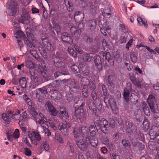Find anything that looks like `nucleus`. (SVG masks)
Listing matches in <instances>:
<instances>
[{
    "mask_svg": "<svg viewBox=\"0 0 159 159\" xmlns=\"http://www.w3.org/2000/svg\"><path fill=\"white\" fill-rule=\"evenodd\" d=\"M94 122L97 130L100 129L105 134L107 133L108 131V122L106 119L102 118L100 119V117L98 115H96L94 117Z\"/></svg>",
    "mask_w": 159,
    "mask_h": 159,
    "instance_id": "nucleus-1",
    "label": "nucleus"
},
{
    "mask_svg": "<svg viewBox=\"0 0 159 159\" xmlns=\"http://www.w3.org/2000/svg\"><path fill=\"white\" fill-rule=\"evenodd\" d=\"M86 104L88 106L89 109L95 114L97 112V110L100 111L102 109V105L100 99H98L97 102H94L90 99H87Z\"/></svg>",
    "mask_w": 159,
    "mask_h": 159,
    "instance_id": "nucleus-2",
    "label": "nucleus"
},
{
    "mask_svg": "<svg viewBox=\"0 0 159 159\" xmlns=\"http://www.w3.org/2000/svg\"><path fill=\"white\" fill-rule=\"evenodd\" d=\"M31 81V87L33 89L35 88L39 84L38 82L39 75L40 73L42 74L41 71L40 69H31L30 70Z\"/></svg>",
    "mask_w": 159,
    "mask_h": 159,
    "instance_id": "nucleus-3",
    "label": "nucleus"
},
{
    "mask_svg": "<svg viewBox=\"0 0 159 159\" xmlns=\"http://www.w3.org/2000/svg\"><path fill=\"white\" fill-rule=\"evenodd\" d=\"M71 126L70 123L67 121H65L64 122H60L58 126V129L61 131L64 135L68 134L69 129Z\"/></svg>",
    "mask_w": 159,
    "mask_h": 159,
    "instance_id": "nucleus-4",
    "label": "nucleus"
},
{
    "mask_svg": "<svg viewBox=\"0 0 159 159\" xmlns=\"http://www.w3.org/2000/svg\"><path fill=\"white\" fill-rule=\"evenodd\" d=\"M17 3L15 0H11L6 4L7 8L8 9L10 13L12 15L15 14L17 12Z\"/></svg>",
    "mask_w": 159,
    "mask_h": 159,
    "instance_id": "nucleus-5",
    "label": "nucleus"
},
{
    "mask_svg": "<svg viewBox=\"0 0 159 159\" xmlns=\"http://www.w3.org/2000/svg\"><path fill=\"white\" fill-rule=\"evenodd\" d=\"M132 90L131 84L130 83L127 84L126 87L124 89L123 96L126 102L128 103L129 101L130 92Z\"/></svg>",
    "mask_w": 159,
    "mask_h": 159,
    "instance_id": "nucleus-6",
    "label": "nucleus"
},
{
    "mask_svg": "<svg viewBox=\"0 0 159 159\" xmlns=\"http://www.w3.org/2000/svg\"><path fill=\"white\" fill-rule=\"evenodd\" d=\"M147 102L151 111L153 113L155 112L156 100L155 97L153 95H149L147 99Z\"/></svg>",
    "mask_w": 159,
    "mask_h": 159,
    "instance_id": "nucleus-7",
    "label": "nucleus"
},
{
    "mask_svg": "<svg viewBox=\"0 0 159 159\" xmlns=\"http://www.w3.org/2000/svg\"><path fill=\"white\" fill-rule=\"evenodd\" d=\"M52 60L56 67L58 68H64L65 67V63L62 61V60L58 57L57 54L53 55Z\"/></svg>",
    "mask_w": 159,
    "mask_h": 159,
    "instance_id": "nucleus-8",
    "label": "nucleus"
},
{
    "mask_svg": "<svg viewBox=\"0 0 159 159\" xmlns=\"http://www.w3.org/2000/svg\"><path fill=\"white\" fill-rule=\"evenodd\" d=\"M41 39L43 46L42 47L44 48L45 50L47 49L49 51H53L55 48L54 46L51 44L46 38L42 39Z\"/></svg>",
    "mask_w": 159,
    "mask_h": 159,
    "instance_id": "nucleus-9",
    "label": "nucleus"
},
{
    "mask_svg": "<svg viewBox=\"0 0 159 159\" xmlns=\"http://www.w3.org/2000/svg\"><path fill=\"white\" fill-rule=\"evenodd\" d=\"M108 88L110 91H112L115 88V84L114 76L112 75H109L106 80Z\"/></svg>",
    "mask_w": 159,
    "mask_h": 159,
    "instance_id": "nucleus-10",
    "label": "nucleus"
},
{
    "mask_svg": "<svg viewBox=\"0 0 159 159\" xmlns=\"http://www.w3.org/2000/svg\"><path fill=\"white\" fill-rule=\"evenodd\" d=\"M79 86L77 81L74 79L71 80L70 82V86L69 87V91L73 93H76L78 91Z\"/></svg>",
    "mask_w": 159,
    "mask_h": 159,
    "instance_id": "nucleus-11",
    "label": "nucleus"
},
{
    "mask_svg": "<svg viewBox=\"0 0 159 159\" xmlns=\"http://www.w3.org/2000/svg\"><path fill=\"white\" fill-rule=\"evenodd\" d=\"M61 37L63 42H65L68 44H71L73 43V39L70 35L67 33H63L61 35Z\"/></svg>",
    "mask_w": 159,
    "mask_h": 159,
    "instance_id": "nucleus-12",
    "label": "nucleus"
},
{
    "mask_svg": "<svg viewBox=\"0 0 159 159\" xmlns=\"http://www.w3.org/2000/svg\"><path fill=\"white\" fill-rule=\"evenodd\" d=\"M87 144L88 142L84 139V138L82 139L79 140L76 142V144L78 147L82 151H85L87 148Z\"/></svg>",
    "mask_w": 159,
    "mask_h": 159,
    "instance_id": "nucleus-13",
    "label": "nucleus"
},
{
    "mask_svg": "<svg viewBox=\"0 0 159 159\" xmlns=\"http://www.w3.org/2000/svg\"><path fill=\"white\" fill-rule=\"evenodd\" d=\"M127 130L128 132L132 133L134 134L137 133V129L135 125L132 122L128 121L126 122Z\"/></svg>",
    "mask_w": 159,
    "mask_h": 159,
    "instance_id": "nucleus-14",
    "label": "nucleus"
},
{
    "mask_svg": "<svg viewBox=\"0 0 159 159\" xmlns=\"http://www.w3.org/2000/svg\"><path fill=\"white\" fill-rule=\"evenodd\" d=\"M103 58L109 63V66H112L114 64L113 60L111 58V53L109 52H103L102 53Z\"/></svg>",
    "mask_w": 159,
    "mask_h": 159,
    "instance_id": "nucleus-15",
    "label": "nucleus"
},
{
    "mask_svg": "<svg viewBox=\"0 0 159 159\" xmlns=\"http://www.w3.org/2000/svg\"><path fill=\"white\" fill-rule=\"evenodd\" d=\"M84 16L81 11H75L74 15V18L76 22L79 23L83 20Z\"/></svg>",
    "mask_w": 159,
    "mask_h": 159,
    "instance_id": "nucleus-16",
    "label": "nucleus"
},
{
    "mask_svg": "<svg viewBox=\"0 0 159 159\" xmlns=\"http://www.w3.org/2000/svg\"><path fill=\"white\" fill-rule=\"evenodd\" d=\"M46 106L49 110L50 113L52 116H56L58 113V111L54 107L51 103L48 101L46 102Z\"/></svg>",
    "mask_w": 159,
    "mask_h": 159,
    "instance_id": "nucleus-17",
    "label": "nucleus"
},
{
    "mask_svg": "<svg viewBox=\"0 0 159 159\" xmlns=\"http://www.w3.org/2000/svg\"><path fill=\"white\" fill-rule=\"evenodd\" d=\"M50 93L51 94V98L57 100H60L62 97L61 93L57 90H51Z\"/></svg>",
    "mask_w": 159,
    "mask_h": 159,
    "instance_id": "nucleus-18",
    "label": "nucleus"
},
{
    "mask_svg": "<svg viewBox=\"0 0 159 159\" xmlns=\"http://www.w3.org/2000/svg\"><path fill=\"white\" fill-rule=\"evenodd\" d=\"M70 71L79 77L81 76V73L79 67L75 64L73 65L70 66Z\"/></svg>",
    "mask_w": 159,
    "mask_h": 159,
    "instance_id": "nucleus-19",
    "label": "nucleus"
},
{
    "mask_svg": "<svg viewBox=\"0 0 159 159\" xmlns=\"http://www.w3.org/2000/svg\"><path fill=\"white\" fill-rule=\"evenodd\" d=\"M133 92H134L136 93V94L134 93H131L129 97V101L131 102H136L135 103L136 104L137 102L139 99V92L138 90L137 92L133 90Z\"/></svg>",
    "mask_w": 159,
    "mask_h": 159,
    "instance_id": "nucleus-20",
    "label": "nucleus"
},
{
    "mask_svg": "<svg viewBox=\"0 0 159 159\" xmlns=\"http://www.w3.org/2000/svg\"><path fill=\"white\" fill-rule=\"evenodd\" d=\"M49 30L52 33L55 34L54 30H55L58 33L60 32L61 30V28L59 25L57 23L53 24V27L51 24H50L49 26Z\"/></svg>",
    "mask_w": 159,
    "mask_h": 159,
    "instance_id": "nucleus-21",
    "label": "nucleus"
},
{
    "mask_svg": "<svg viewBox=\"0 0 159 159\" xmlns=\"http://www.w3.org/2000/svg\"><path fill=\"white\" fill-rule=\"evenodd\" d=\"M30 16L28 12H24L22 14L21 17L19 19V22L24 24L26 23L27 21L29 20Z\"/></svg>",
    "mask_w": 159,
    "mask_h": 159,
    "instance_id": "nucleus-22",
    "label": "nucleus"
},
{
    "mask_svg": "<svg viewBox=\"0 0 159 159\" xmlns=\"http://www.w3.org/2000/svg\"><path fill=\"white\" fill-rule=\"evenodd\" d=\"M60 112L61 116V119L69 120V116L65 108L61 107L60 109Z\"/></svg>",
    "mask_w": 159,
    "mask_h": 159,
    "instance_id": "nucleus-23",
    "label": "nucleus"
},
{
    "mask_svg": "<svg viewBox=\"0 0 159 159\" xmlns=\"http://www.w3.org/2000/svg\"><path fill=\"white\" fill-rule=\"evenodd\" d=\"M141 107L143 109L145 114L148 116H149L150 114L149 108L145 101H143L141 103Z\"/></svg>",
    "mask_w": 159,
    "mask_h": 159,
    "instance_id": "nucleus-24",
    "label": "nucleus"
},
{
    "mask_svg": "<svg viewBox=\"0 0 159 159\" xmlns=\"http://www.w3.org/2000/svg\"><path fill=\"white\" fill-rule=\"evenodd\" d=\"M88 138H86V140L88 142V143H90L92 146L95 148L98 145V141L96 139H91L92 137L89 136Z\"/></svg>",
    "mask_w": 159,
    "mask_h": 159,
    "instance_id": "nucleus-25",
    "label": "nucleus"
},
{
    "mask_svg": "<svg viewBox=\"0 0 159 159\" xmlns=\"http://www.w3.org/2000/svg\"><path fill=\"white\" fill-rule=\"evenodd\" d=\"M80 131L82 136L84 138V137L86 139L88 138L89 136H90V134H89V129L87 127H81Z\"/></svg>",
    "mask_w": 159,
    "mask_h": 159,
    "instance_id": "nucleus-26",
    "label": "nucleus"
},
{
    "mask_svg": "<svg viewBox=\"0 0 159 159\" xmlns=\"http://www.w3.org/2000/svg\"><path fill=\"white\" fill-rule=\"evenodd\" d=\"M93 54L92 53H85L84 54L83 56V60L84 62L90 61L92 60Z\"/></svg>",
    "mask_w": 159,
    "mask_h": 159,
    "instance_id": "nucleus-27",
    "label": "nucleus"
},
{
    "mask_svg": "<svg viewBox=\"0 0 159 159\" xmlns=\"http://www.w3.org/2000/svg\"><path fill=\"white\" fill-rule=\"evenodd\" d=\"M70 91L66 92V98L67 101L69 102H71L73 100L74 96V94L71 92Z\"/></svg>",
    "mask_w": 159,
    "mask_h": 159,
    "instance_id": "nucleus-28",
    "label": "nucleus"
},
{
    "mask_svg": "<svg viewBox=\"0 0 159 159\" xmlns=\"http://www.w3.org/2000/svg\"><path fill=\"white\" fill-rule=\"evenodd\" d=\"M88 29L93 30L95 29L96 25V22L94 20H89L88 22Z\"/></svg>",
    "mask_w": 159,
    "mask_h": 159,
    "instance_id": "nucleus-29",
    "label": "nucleus"
},
{
    "mask_svg": "<svg viewBox=\"0 0 159 159\" xmlns=\"http://www.w3.org/2000/svg\"><path fill=\"white\" fill-rule=\"evenodd\" d=\"M83 27V23H79L78 26L76 27V30L74 31V35H77V36H78V35H80L81 33V31L80 29H82Z\"/></svg>",
    "mask_w": 159,
    "mask_h": 159,
    "instance_id": "nucleus-30",
    "label": "nucleus"
},
{
    "mask_svg": "<svg viewBox=\"0 0 159 159\" xmlns=\"http://www.w3.org/2000/svg\"><path fill=\"white\" fill-rule=\"evenodd\" d=\"M30 112L31 116L33 118L34 120L36 121H37V117L38 116V114L34 107H31L30 109Z\"/></svg>",
    "mask_w": 159,
    "mask_h": 159,
    "instance_id": "nucleus-31",
    "label": "nucleus"
},
{
    "mask_svg": "<svg viewBox=\"0 0 159 159\" xmlns=\"http://www.w3.org/2000/svg\"><path fill=\"white\" fill-rule=\"evenodd\" d=\"M80 67L81 68L80 71L81 72V73L84 76H86L89 74V71L87 66L86 65H84L83 66L82 65L81 67V66L80 65Z\"/></svg>",
    "mask_w": 159,
    "mask_h": 159,
    "instance_id": "nucleus-32",
    "label": "nucleus"
},
{
    "mask_svg": "<svg viewBox=\"0 0 159 159\" xmlns=\"http://www.w3.org/2000/svg\"><path fill=\"white\" fill-rule=\"evenodd\" d=\"M137 21L140 25H144V27L146 28L148 27V25L147 24V21L145 19H142L140 17H139L137 18Z\"/></svg>",
    "mask_w": 159,
    "mask_h": 159,
    "instance_id": "nucleus-33",
    "label": "nucleus"
},
{
    "mask_svg": "<svg viewBox=\"0 0 159 159\" xmlns=\"http://www.w3.org/2000/svg\"><path fill=\"white\" fill-rule=\"evenodd\" d=\"M33 41V39L32 41H31L30 40H29L26 38H25L24 39V42L26 45L30 48H32V47H35V45Z\"/></svg>",
    "mask_w": 159,
    "mask_h": 159,
    "instance_id": "nucleus-34",
    "label": "nucleus"
},
{
    "mask_svg": "<svg viewBox=\"0 0 159 159\" xmlns=\"http://www.w3.org/2000/svg\"><path fill=\"white\" fill-rule=\"evenodd\" d=\"M30 52L37 61H40L41 60L35 50H30Z\"/></svg>",
    "mask_w": 159,
    "mask_h": 159,
    "instance_id": "nucleus-35",
    "label": "nucleus"
},
{
    "mask_svg": "<svg viewBox=\"0 0 159 159\" xmlns=\"http://www.w3.org/2000/svg\"><path fill=\"white\" fill-rule=\"evenodd\" d=\"M2 118L4 121L5 123L8 124L11 121V118L7 115L6 113H3L2 115Z\"/></svg>",
    "mask_w": 159,
    "mask_h": 159,
    "instance_id": "nucleus-36",
    "label": "nucleus"
},
{
    "mask_svg": "<svg viewBox=\"0 0 159 159\" xmlns=\"http://www.w3.org/2000/svg\"><path fill=\"white\" fill-rule=\"evenodd\" d=\"M38 49L43 57L44 58H47L48 57V55L46 51L44 48L39 46L38 48Z\"/></svg>",
    "mask_w": 159,
    "mask_h": 159,
    "instance_id": "nucleus-37",
    "label": "nucleus"
},
{
    "mask_svg": "<svg viewBox=\"0 0 159 159\" xmlns=\"http://www.w3.org/2000/svg\"><path fill=\"white\" fill-rule=\"evenodd\" d=\"M65 4L67 10L70 12L74 10V7L72 3L68 1H65Z\"/></svg>",
    "mask_w": 159,
    "mask_h": 159,
    "instance_id": "nucleus-38",
    "label": "nucleus"
},
{
    "mask_svg": "<svg viewBox=\"0 0 159 159\" xmlns=\"http://www.w3.org/2000/svg\"><path fill=\"white\" fill-rule=\"evenodd\" d=\"M68 51L69 54L72 57L76 58L77 57V54L76 51L71 47H68Z\"/></svg>",
    "mask_w": 159,
    "mask_h": 159,
    "instance_id": "nucleus-39",
    "label": "nucleus"
},
{
    "mask_svg": "<svg viewBox=\"0 0 159 159\" xmlns=\"http://www.w3.org/2000/svg\"><path fill=\"white\" fill-rule=\"evenodd\" d=\"M130 56L132 62L134 63L136 62L137 61V54L134 52H131Z\"/></svg>",
    "mask_w": 159,
    "mask_h": 159,
    "instance_id": "nucleus-40",
    "label": "nucleus"
},
{
    "mask_svg": "<svg viewBox=\"0 0 159 159\" xmlns=\"http://www.w3.org/2000/svg\"><path fill=\"white\" fill-rule=\"evenodd\" d=\"M73 132L74 137L76 139H79L82 136L80 129H74Z\"/></svg>",
    "mask_w": 159,
    "mask_h": 159,
    "instance_id": "nucleus-41",
    "label": "nucleus"
},
{
    "mask_svg": "<svg viewBox=\"0 0 159 159\" xmlns=\"http://www.w3.org/2000/svg\"><path fill=\"white\" fill-rule=\"evenodd\" d=\"M94 62L96 66H100L102 67V63L101 60V58L99 56H97L94 60Z\"/></svg>",
    "mask_w": 159,
    "mask_h": 159,
    "instance_id": "nucleus-42",
    "label": "nucleus"
},
{
    "mask_svg": "<svg viewBox=\"0 0 159 159\" xmlns=\"http://www.w3.org/2000/svg\"><path fill=\"white\" fill-rule=\"evenodd\" d=\"M134 136H135L137 139H139L140 140L143 141L144 140V136L143 134L141 133L140 131L138 132L137 131V133H136V134H134Z\"/></svg>",
    "mask_w": 159,
    "mask_h": 159,
    "instance_id": "nucleus-43",
    "label": "nucleus"
},
{
    "mask_svg": "<svg viewBox=\"0 0 159 159\" xmlns=\"http://www.w3.org/2000/svg\"><path fill=\"white\" fill-rule=\"evenodd\" d=\"M20 84L23 88H25L26 87L27 82L25 78L21 77L19 80Z\"/></svg>",
    "mask_w": 159,
    "mask_h": 159,
    "instance_id": "nucleus-44",
    "label": "nucleus"
},
{
    "mask_svg": "<svg viewBox=\"0 0 159 159\" xmlns=\"http://www.w3.org/2000/svg\"><path fill=\"white\" fill-rule=\"evenodd\" d=\"M81 82L82 85H83V87L87 88V86L89 84L90 81L86 78L83 77L82 79Z\"/></svg>",
    "mask_w": 159,
    "mask_h": 159,
    "instance_id": "nucleus-45",
    "label": "nucleus"
},
{
    "mask_svg": "<svg viewBox=\"0 0 159 159\" xmlns=\"http://www.w3.org/2000/svg\"><path fill=\"white\" fill-rule=\"evenodd\" d=\"M101 87L103 93V95L105 96L104 98V102H105V101L106 100V97H107L108 95V90L106 86L103 84L102 85Z\"/></svg>",
    "mask_w": 159,
    "mask_h": 159,
    "instance_id": "nucleus-46",
    "label": "nucleus"
},
{
    "mask_svg": "<svg viewBox=\"0 0 159 159\" xmlns=\"http://www.w3.org/2000/svg\"><path fill=\"white\" fill-rule=\"evenodd\" d=\"M89 130L90 134V136L92 137L94 136L95 135L96 130L95 127L94 125H90L89 127Z\"/></svg>",
    "mask_w": 159,
    "mask_h": 159,
    "instance_id": "nucleus-47",
    "label": "nucleus"
},
{
    "mask_svg": "<svg viewBox=\"0 0 159 159\" xmlns=\"http://www.w3.org/2000/svg\"><path fill=\"white\" fill-rule=\"evenodd\" d=\"M96 7L93 4L90 3L89 11L93 15H94L96 13Z\"/></svg>",
    "mask_w": 159,
    "mask_h": 159,
    "instance_id": "nucleus-48",
    "label": "nucleus"
},
{
    "mask_svg": "<svg viewBox=\"0 0 159 159\" xmlns=\"http://www.w3.org/2000/svg\"><path fill=\"white\" fill-rule=\"evenodd\" d=\"M122 143L125 148L127 149H130V144L129 140L126 139H123L122 141Z\"/></svg>",
    "mask_w": 159,
    "mask_h": 159,
    "instance_id": "nucleus-49",
    "label": "nucleus"
},
{
    "mask_svg": "<svg viewBox=\"0 0 159 159\" xmlns=\"http://www.w3.org/2000/svg\"><path fill=\"white\" fill-rule=\"evenodd\" d=\"M18 124L19 125L22 131V133L24 134H26V128L24 126V124L23 121H21V119H20L18 122Z\"/></svg>",
    "mask_w": 159,
    "mask_h": 159,
    "instance_id": "nucleus-50",
    "label": "nucleus"
},
{
    "mask_svg": "<svg viewBox=\"0 0 159 159\" xmlns=\"http://www.w3.org/2000/svg\"><path fill=\"white\" fill-rule=\"evenodd\" d=\"M58 16V11L54 9H51L50 12V16L53 18H55Z\"/></svg>",
    "mask_w": 159,
    "mask_h": 159,
    "instance_id": "nucleus-51",
    "label": "nucleus"
},
{
    "mask_svg": "<svg viewBox=\"0 0 159 159\" xmlns=\"http://www.w3.org/2000/svg\"><path fill=\"white\" fill-rule=\"evenodd\" d=\"M84 40L87 43H90L93 41V38L87 34L84 35Z\"/></svg>",
    "mask_w": 159,
    "mask_h": 159,
    "instance_id": "nucleus-52",
    "label": "nucleus"
},
{
    "mask_svg": "<svg viewBox=\"0 0 159 159\" xmlns=\"http://www.w3.org/2000/svg\"><path fill=\"white\" fill-rule=\"evenodd\" d=\"M111 10L109 8H107L104 10L102 12V15L104 17H107L108 16H110L111 15Z\"/></svg>",
    "mask_w": 159,
    "mask_h": 159,
    "instance_id": "nucleus-53",
    "label": "nucleus"
},
{
    "mask_svg": "<svg viewBox=\"0 0 159 159\" xmlns=\"http://www.w3.org/2000/svg\"><path fill=\"white\" fill-rule=\"evenodd\" d=\"M149 134L150 139L152 140L155 139L156 136L157 134L155 131H154L153 129H151L149 132Z\"/></svg>",
    "mask_w": 159,
    "mask_h": 159,
    "instance_id": "nucleus-54",
    "label": "nucleus"
},
{
    "mask_svg": "<svg viewBox=\"0 0 159 159\" xmlns=\"http://www.w3.org/2000/svg\"><path fill=\"white\" fill-rule=\"evenodd\" d=\"M20 110H19L17 111V114L16 113L14 114L13 115L10 116V117L12 119H14L15 120H18L20 118V117L19 114H20Z\"/></svg>",
    "mask_w": 159,
    "mask_h": 159,
    "instance_id": "nucleus-55",
    "label": "nucleus"
},
{
    "mask_svg": "<svg viewBox=\"0 0 159 159\" xmlns=\"http://www.w3.org/2000/svg\"><path fill=\"white\" fill-rule=\"evenodd\" d=\"M82 94L85 98H87L88 96V91L87 87H83Z\"/></svg>",
    "mask_w": 159,
    "mask_h": 159,
    "instance_id": "nucleus-56",
    "label": "nucleus"
},
{
    "mask_svg": "<svg viewBox=\"0 0 159 159\" xmlns=\"http://www.w3.org/2000/svg\"><path fill=\"white\" fill-rule=\"evenodd\" d=\"M131 141L133 147H134L135 148L137 147L139 143L138 142L137 138L132 139L131 140Z\"/></svg>",
    "mask_w": 159,
    "mask_h": 159,
    "instance_id": "nucleus-57",
    "label": "nucleus"
},
{
    "mask_svg": "<svg viewBox=\"0 0 159 159\" xmlns=\"http://www.w3.org/2000/svg\"><path fill=\"white\" fill-rule=\"evenodd\" d=\"M20 118H21V121H25L27 119V114L25 111L23 112L20 115Z\"/></svg>",
    "mask_w": 159,
    "mask_h": 159,
    "instance_id": "nucleus-58",
    "label": "nucleus"
},
{
    "mask_svg": "<svg viewBox=\"0 0 159 159\" xmlns=\"http://www.w3.org/2000/svg\"><path fill=\"white\" fill-rule=\"evenodd\" d=\"M91 96L93 99L94 101V102L98 101V99H100L98 98L97 94L96 92L95 91H93L91 93Z\"/></svg>",
    "mask_w": 159,
    "mask_h": 159,
    "instance_id": "nucleus-59",
    "label": "nucleus"
},
{
    "mask_svg": "<svg viewBox=\"0 0 159 159\" xmlns=\"http://www.w3.org/2000/svg\"><path fill=\"white\" fill-rule=\"evenodd\" d=\"M154 120L156 122V126H159V113H156L154 116Z\"/></svg>",
    "mask_w": 159,
    "mask_h": 159,
    "instance_id": "nucleus-60",
    "label": "nucleus"
},
{
    "mask_svg": "<svg viewBox=\"0 0 159 159\" xmlns=\"http://www.w3.org/2000/svg\"><path fill=\"white\" fill-rule=\"evenodd\" d=\"M26 66L28 68L31 69H32L33 68L34 64L31 61H28L26 62Z\"/></svg>",
    "mask_w": 159,
    "mask_h": 159,
    "instance_id": "nucleus-61",
    "label": "nucleus"
},
{
    "mask_svg": "<svg viewBox=\"0 0 159 159\" xmlns=\"http://www.w3.org/2000/svg\"><path fill=\"white\" fill-rule=\"evenodd\" d=\"M33 133L34 136V139H36L37 141H39L41 140V137L38 132L33 131Z\"/></svg>",
    "mask_w": 159,
    "mask_h": 159,
    "instance_id": "nucleus-62",
    "label": "nucleus"
},
{
    "mask_svg": "<svg viewBox=\"0 0 159 159\" xmlns=\"http://www.w3.org/2000/svg\"><path fill=\"white\" fill-rule=\"evenodd\" d=\"M74 48L76 50V51L78 53L80 54H82L83 52V50L80 48L79 46L77 44H75L74 45Z\"/></svg>",
    "mask_w": 159,
    "mask_h": 159,
    "instance_id": "nucleus-63",
    "label": "nucleus"
},
{
    "mask_svg": "<svg viewBox=\"0 0 159 159\" xmlns=\"http://www.w3.org/2000/svg\"><path fill=\"white\" fill-rule=\"evenodd\" d=\"M49 124L50 126L53 129H54L56 130L57 129V128L56 126V125L53 122L52 120L50 119H49L48 120V121H47Z\"/></svg>",
    "mask_w": 159,
    "mask_h": 159,
    "instance_id": "nucleus-64",
    "label": "nucleus"
}]
</instances>
